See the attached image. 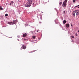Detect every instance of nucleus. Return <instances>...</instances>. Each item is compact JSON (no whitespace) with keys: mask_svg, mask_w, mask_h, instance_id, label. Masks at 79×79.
<instances>
[{"mask_svg":"<svg viewBox=\"0 0 79 79\" xmlns=\"http://www.w3.org/2000/svg\"><path fill=\"white\" fill-rule=\"evenodd\" d=\"M32 5V0H28L27 2L25 5L26 7H30Z\"/></svg>","mask_w":79,"mask_h":79,"instance_id":"obj_1","label":"nucleus"},{"mask_svg":"<svg viewBox=\"0 0 79 79\" xmlns=\"http://www.w3.org/2000/svg\"><path fill=\"white\" fill-rule=\"evenodd\" d=\"M10 3L12 4L14 3V2H13V1H11Z\"/></svg>","mask_w":79,"mask_h":79,"instance_id":"obj_19","label":"nucleus"},{"mask_svg":"<svg viewBox=\"0 0 79 79\" xmlns=\"http://www.w3.org/2000/svg\"><path fill=\"white\" fill-rule=\"evenodd\" d=\"M15 22H18V20H16L15 21Z\"/></svg>","mask_w":79,"mask_h":79,"instance_id":"obj_21","label":"nucleus"},{"mask_svg":"<svg viewBox=\"0 0 79 79\" xmlns=\"http://www.w3.org/2000/svg\"><path fill=\"white\" fill-rule=\"evenodd\" d=\"M63 13L64 14H65V13H66V11H63Z\"/></svg>","mask_w":79,"mask_h":79,"instance_id":"obj_18","label":"nucleus"},{"mask_svg":"<svg viewBox=\"0 0 79 79\" xmlns=\"http://www.w3.org/2000/svg\"><path fill=\"white\" fill-rule=\"evenodd\" d=\"M38 31V30H37V32H38V31Z\"/></svg>","mask_w":79,"mask_h":79,"instance_id":"obj_26","label":"nucleus"},{"mask_svg":"<svg viewBox=\"0 0 79 79\" xmlns=\"http://www.w3.org/2000/svg\"><path fill=\"white\" fill-rule=\"evenodd\" d=\"M71 37H72V38H74V37L73 36H71Z\"/></svg>","mask_w":79,"mask_h":79,"instance_id":"obj_20","label":"nucleus"},{"mask_svg":"<svg viewBox=\"0 0 79 79\" xmlns=\"http://www.w3.org/2000/svg\"><path fill=\"white\" fill-rule=\"evenodd\" d=\"M79 15V12H78L77 13H76V15H77V16H78Z\"/></svg>","mask_w":79,"mask_h":79,"instance_id":"obj_12","label":"nucleus"},{"mask_svg":"<svg viewBox=\"0 0 79 79\" xmlns=\"http://www.w3.org/2000/svg\"><path fill=\"white\" fill-rule=\"evenodd\" d=\"M72 15L73 18H75V17H76V15H75V13H74V11H73Z\"/></svg>","mask_w":79,"mask_h":79,"instance_id":"obj_3","label":"nucleus"},{"mask_svg":"<svg viewBox=\"0 0 79 79\" xmlns=\"http://www.w3.org/2000/svg\"><path fill=\"white\" fill-rule=\"evenodd\" d=\"M5 16H8V14H6L5 15Z\"/></svg>","mask_w":79,"mask_h":79,"instance_id":"obj_17","label":"nucleus"},{"mask_svg":"<svg viewBox=\"0 0 79 79\" xmlns=\"http://www.w3.org/2000/svg\"><path fill=\"white\" fill-rule=\"evenodd\" d=\"M23 35V37H26V35H27V34H26V33L24 34Z\"/></svg>","mask_w":79,"mask_h":79,"instance_id":"obj_8","label":"nucleus"},{"mask_svg":"<svg viewBox=\"0 0 79 79\" xmlns=\"http://www.w3.org/2000/svg\"><path fill=\"white\" fill-rule=\"evenodd\" d=\"M73 3H75V2H76V0H73Z\"/></svg>","mask_w":79,"mask_h":79,"instance_id":"obj_16","label":"nucleus"},{"mask_svg":"<svg viewBox=\"0 0 79 79\" xmlns=\"http://www.w3.org/2000/svg\"><path fill=\"white\" fill-rule=\"evenodd\" d=\"M66 27H69V24L68 23L66 24Z\"/></svg>","mask_w":79,"mask_h":79,"instance_id":"obj_5","label":"nucleus"},{"mask_svg":"<svg viewBox=\"0 0 79 79\" xmlns=\"http://www.w3.org/2000/svg\"><path fill=\"white\" fill-rule=\"evenodd\" d=\"M71 26H73V25H72V24L71 23Z\"/></svg>","mask_w":79,"mask_h":79,"instance_id":"obj_25","label":"nucleus"},{"mask_svg":"<svg viewBox=\"0 0 79 79\" xmlns=\"http://www.w3.org/2000/svg\"><path fill=\"white\" fill-rule=\"evenodd\" d=\"M79 5H78V6H75V7H77V6H79Z\"/></svg>","mask_w":79,"mask_h":79,"instance_id":"obj_22","label":"nucleus"},{"mask_svg":"<svg viewBox=\"0 0 79 79\" xmlns=\"http://www.w3.org/2000/svg\"><path fill=\"white\" fill-rule=\"evenodd\" d=\"M23 48V49H26V46H25L23 44L21 48Z\"/></svg>","mask_w":79,"mask_h":79,"instance_id":"obj_4","label":"nucleus"},{"mask_svg":"<svg viewBox=\"0 0 79 79\" xmlns=\"http://www.w3.org/2000/svg\"><path fill=\"white\" fill-rule=\"evenodd\" d=\"M3 9L1 6H0V10H3Z\"/></svg>","mask_w":79,"mask_h":79,"instance_id":"obj_11","label":"nucleus"},{"mask_svg":"<svg viewBox=\"0 0 79 79\" xmlns=\"http://www.w3.org/2000/svg\"><path fill=\"white\" fill-rule=\"evenodd\" d=\"M32 37L33 39H35V36H33Z\"/></svg>","mask_w":79,"mask_h":79,"instance_id":"obj_15","label":"nucleus"},{"mask_svg":"<svg viewBox=\"0 0 79 79\" xmlns=\"http://www.w3.org/2000/svg\"><path fill=\"white\" fill-rule=\"evenodd\" d=\"M68 2V0H65L63 2L62 5V6L63 8L66 7V2Z\"/></svg>","mask_w":79,"mask_h":79,"instance_id":"obj_2","label":"nucleus"},{"mask_svg":"<svg viewBox=\"0 0 79 79\" xmlns=\"http://www.w3.org/2000/svg\"><path fill=\"white\" fill-rule=\"evenodd\" d=\"M11 4H12V3L10 2V5H11Z\"/></svg>","mask_w":79,"mask_h":79,"instance_id":"obj_24","label":"nucleus"},{"mask_svg":"<svg viewBox=\"0 0 79 79\" xmlns=\"http://www.w3.org/2000/svg\"><path fill=\"white\" fill-rule=\"evenodd\" d=\"M63 23V24H65V23H66V21L65 20H64Z\"/></svg>","mask_w":79,"mask_h":79,"instance_id":"obj_10","label":"nucleus"},{"mask_svg":"<svg viewBox=\"0 0 79 79\" xmlns=\"http://www.w3.org/2000/svg\"><path fill=\"white\" fill-rule=\"evenodd\" d=\"M74 13H78V12H79V10H75L74 11Z\"/></svg>","mask_w":79,"mask_h":79,"instance_id":"obj_6","label":"nucleus"},{"mask_svg":"<svg viewBox=\"0 0 79 79\" xmlns=\"http://www.w3.org/2000/svg\"><path fill=\"white\" fill-rule=\"evenodd\" d=\"M62 2H61L59 3V5H61L62 4Z\"/></svg>","mask_w":79,"mask_h":79,"instance_id":"obj_13","label":"nucleus"},{"mask_svg":"<svg viewBox=\"0 0 79 79\" xmlns=\"http://www.w3.org/2000/svg\"><path fill=\"white\" fill-rule=\"evenodd\" d=\"M78 32H79V31H78Z\"/></svg>","mask_w":79,"mask_h":79,"instance_id":"obj_27","label":"nucleus"},{"mask_svg":"<svg viewBox=\"0 0 79 79\" xmlns=\"http://www.w3.org/2000/svg\"><path fill=\"white\" fill-rule=\"evenodd\" d=\"M33 7H34V6H36V5L34 3H33Z\"/></svg>","mask_w":79,"mask_h":79,"instance_id":"obj_14","label":"nucleus"},{"mask_svg":"<svg viewBox=\"0 0 79 79\" xmlns=\"http://www.w3.org/2000/svg\"><path fill=\"white\" fill-rule=\"evenodd\" d=\"M78 8H79V7H78Z\"/></svg>","mask_w":79,"mask_h":79,"instance_id":"obj_28","label":"nucleus"},{"mask_svg":"<svg viewBox=\"0 0 79 79\" xmlns=\"http://www.w3.org/2000/svg\"><path fill=\"white\" fill-rule=\"evenodd\" d=\"M77 33H76L75 34V35H76V36H77Z\"/></svg>","mask_w":79,"mask_h":79,"instance_id":"obj_23","label":"nucleus"},{"mask_svg":"<svg viewBox=\"0 0 79 79\" xmlns=\"http://www.w3.org/2000/svg\"><path fill=\"white\" fill-rule=\"evenodd\" d=\"M8 24H11L13 23L12 22H8Z\"/></svg>","mask_w":79,"mask_h":79,"instance_id":"obj_9","label":"nucleus"},{"mask_svg":"<svg viewBox=\"0 0 79 79\" xmlns=\"http://www.w3.org/2000/svg\"><path fill=\"white\" fill-rule=\"evenodd\" d=\"M36 3H37V5H39V3H40V1H36Z\"/></svg>","mask_w":79,"mask_h":79,"instance_id":"obj_7","label":"nucleus"}]
</instances>
